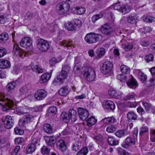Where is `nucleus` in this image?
Here are the masks:
<instances>
[{
	"label": "nucleus",
	"instance_id": "nucleus-1",
	"mask_svg": "<svg viewBox=\"0 0 155 155\" xmlns=\"http://www.w3.org/2000/svg\"><path fill=\"white\" fill-rule=\"evenodd\" d=\"M0 104L2 106V109L4 111H7L8 109H11L14 105L13 100L8 99L6 96H2L0 97Z\"/></svg>",
	"mask_w": 155,
	"mask_h": 155
},
{
	"label": "nucleus",
	"instance_id": "nucleus-2",
	"mask_svg": "<svg viewBox=\"0 0 155 155\" xmlns=\"http://www.w3.org/2000/svg\"><path fill=\"white\" fill-rule=\"evenodd\" d=\"M101 38V34L95 33H90L86 35L84 39L87 43L92 44L98 41Z\"/></svg>",
	"mask_w": 155,
	"mask_h": 155
},
{
	"label": "nucleus",
	"instance_id": "nucleus-3",
	"mask_svg": "<svg viewBox=\"0 0 155 155\" xmlns=\"http://www.w3.org/2000/svg\"><path fill=\"white\" fill-rule=\"evenodd\" d=\"M70 8V5L67 2L65 1L59 3L56 6L57 11L60 15H63L67 13Z\"/></svg>",
	"mask_w": 155,
	"mask_h": 155
},
{
	"label": "nucleus",
	"instance_id": "nucleus-4",
	"mask_svg": "<svg viewBox=\"0 0 155 155\" xmlns=\"http://www.w3.org/2000/svg\"><path fill=\"white\" fill-rule=\"evenodd\" d=\"M83 74L85 79L89 81H93L96 77L94 70L91 67L86 68L84 70Z\"/></svg>",
	"mask_w": 155,
	"mask_h": 155
},
{
	"label": "nucleus",
	"instance_id": "nucleus-5",
	"mask_svg": "<svg viewBox=\"0 0 155 155\" xmlns=\"http://www.w3.org/2000/svg\"><path fill=\"white\" fill-rule=\"evenodd\" d=\"M120 2L119 1L114 5V8L115 9L118 10L123 14H125L129 13L131 10L130 6L127 5H121L119 4Z\"/></svg>",
	"mask_w": 155,
	"mask_h": 155
},
{
	"label": "nucleus",
	"instance_id": "nucleus-6",
	"mask_svg": "<svg viewBox=\"0 0 155 155\" xmlns=\"http://www.w3.org/2000/svg\"><path fill=\"white\" fill-rule=\"evenodd\" d=\"M37 47L41 51L45 52L49 49L50 43L47 41L40 38L37 41Z\"/></svg>",
	"mask_w": 155,
	"mask_h": 155
},
{
	"label": "nucleus",
	"instance_id": "nucleus-7",
	"mask_svg": "<svg viewBox=\"0 0 155 155\" xmlns=\"http://www.w3.org/2000/svg\"><path fill=\"white\" fill-rule=\"evenodd\" d=\"M113 68V64L109 61L104 62L101 68V72L106 75L110 73Z\"/></svg>",
	"mask_w": 155,
	"mask_h": 155
},
{
	"label": "nucleus",
	"instance_id": "nucleus-8",
	"mask_svg": "<svg viewBox=\"0 0 155 155\" xmlns=\"http://www.w3.org/2000/svg\"><path fill=\"white\" fill-rule=\"evenodd\" d=\"M47 92L45 90L40 89L35 91L34 94V97L37 101L42 100L47 97Z\"/></svg>",
	"mask_w": 155,
	"mask_h": 155
},
{
	"label": "nucleus",
	"instance_id": "nucleus-9",
	"mask_svg": "<svg viewBox=\"0 0 155 155\" xmlns=\"http://www.w3.org/2000/svg\"><path fill=\"white\" fill-rule=\"evenodd\" d=\"M136 142L135 139L130 137H127L121 144V146L124 148L127 149L134 145Z\"/></svg>",
	"mask_w": 155,
	"mask_h": 155
},
{
	"label": "nucleus",
	"instance_id": "nucleus-10",
	"mask_svg": "<svg viewBox=\"0 0 155 155\" xmlns=\"http://www.w3.org/2000/svg\"><path fill=\"white\" fill-rule=\"evenodd\" d=\"M20 45L21 47L26 49L31 48L32 47V39L29 37H24L21 39Z\"/></svg>",
	"mask_w": 155,
	"mask_h": 155
},
{
	"label": "nucleus",
	"instance_id": "nucleus-11",
	"mask_svg": "<svg viewBox=\"0 0 155 155\" xmlns=\"http://www.w3.org/2000/svg\"><path fill=\"white\" fill-rule=\"evenodd\" d=\"M38 140L36 138H33L31 143L28 145L26 147V150L28 153H32L36 149V145Z\"/></svg>",
	"mask_w": 155,
	"mask_h": 155
},
{
	"label": "nucleus",
	"instance_id": "nucleus-12",
	"mask_svg": "<svg viewBox=\"0 0 155 155\" xmlns=\"http://www.w3.org/2000/svg\"><path fill=\"white\" fill-rule=\"evenodd\" d=\"M14 123V120L12 117L9 115H7L5 118L4 124L5 127L9 129L12 127Z\"/></svg>",
	"mask_w": 155,
	"mask_h": 155
},
{
	"label": "nucleus",
	"instance_id": "nucleus-13",
	"mask_svg": "<svg viewBox=\"0 0 155 155\" xmlns=\"http://www.w3.org/2000/svg\"><path fill=\"white\" fill-rule=\"evenodd\" d=\"M34 117L33 116L30 114L25 115L19 120L18 124L21 126L22 127L25 124L32 121L34 119Z\"/></svg>",
	"mask_w": 155,
	"mask_h": 155
},
{
	"label": "nucleus",
	"instance_id": "nucleus-14",
	"mask_svg": "<svg viewBox=\"0 0 155 155\" xmlns=\"http://www.w3.org/2000/svg\"><path fill=\"white\" fill-rule=\"evenodd\" d=\"M78 112L80 119L83 121L86 120L89 116L88 111L82 108H78Z\"/></svg>",
	"mask_w": 155,
	"mask_h": 155
},
{
	"label": "nucleus",
	"instance_id": "nucleus-15",
	"mask_svg": "<svg viewBox=\"0 0 155 155\" xmlns=\"http://www.w3.org/2000/svg\"><path fill=\"white\" fill-rule=\"evenodd\" d=\"M13 52L14 55L23 58L26 56V54L23 50L20 48L17 44H15L13 48Z\"/></svg>",
	"mask_w": 155,
	"mask_h": 155
},
{
	"label": "nucleus",
	"instance_id": "nucleus-16",
	"mask_svg": "<svg viewBox=\"0 0 155 155\" xmlns=\"http://www.w3.org/2000/svg\"><path fill=\"white\" fill-rule=\"evenodd\" d=\"M11 64L10 62L5 59H0V68L2 69H7L10 68Z\"/></svg>",
	"mask_w": 155,
	"mask_h": 155
},
{
	"label": "nucleus",
	"instance_id": "nucleus-17",
	"mask_svg": "<svg viewBox=\"0 0 155 155\" xmlns=\"http://www.w3.org/2000/svg\"><path fill=\"white\" fill-rule=\"evenodd\" d=\"M56 147L58 149L63 152L65 151L67 148L65 141L63 140H60L57 142Z\"/></svg>",
	"mask_w": 155,
	"mask_h": 155
},
{
	"label": "nucleus",
	"instance_id": "nucleus-18",
	"mask_svg": "<svg viewBox=\"0 0 155 155\" xmlns=\"http://www.w3.org/2000/svg\"><path fill=\"white\" fill-rule=\"evenodd\" d=\"M108 94L109 95L114 98L120 99L121 98V93L117 92L112 88L109 89L108 91Z\"/></svg>",
	"mask_w": 155,
	"mask_h": 155
},
{
	"label": "nucleus",
	"instance_id": "nucleus-19",
	"mask_svg": "<svg viewBox=\"0 0 155 155\" xmlns=\"http://www.w3.org/2000/svg\"><path fill=\"white\" fill-rule=\"evenodd\" d=\"M126 83L129 87L133 89L135 88L138 86L137 81L132 75L129 80L126 82Z\"/></svg>",
	"mask_w": 155,
	"mask_h": 155
},
{
	"label": "nucleus",
	"instance_id": "nucleus-20",
	"mask_svg": "<svg viewBox=\"0 0 155 155\" xmlns=\"http://www.w3.org/2000/svg\"><path fill=\"white\" fill-rule=\"evenodd\" d=\"M116 122V119L113 117H105L102 120L101 122L104 124V125H106L109 124H113Z\"/></svg>",
	"mask_w": 155,
	"mask_h": 155
},
{
	"label": "nucleus",
	"instance_id": "nucleus-21",
	"mask_svg": "<svg viewBox=\"0 0 155 155\" xmlns=\"http://www.w3.org/2000/svg\"><path fill=\"white\" fill-rule=\"evenodd\" d=\"M32 108H28L26 106L19 107L16 108V111L19 115L23 114H25L29 113L30 110Z\"/></svg>",
	"mask_w": 155,
	"mask_h": 155
},
{
	"label": "nucleus",
	"instance_id": "nucleus-22",
	"mask_svg": "<svg viewBox=\"0 0 155 155\" xmlns=\"http://www.w3.org/2000/svg\"><path fill=\"white\" fill-rule=\"evenodd\" d=\"M26 69L27 71L29 70L31 73H32V72L34 71L38 73H42L43 72V70L38 65H35L33 68H31V66L29 65L27 66Z\"/></svg>",
	"mask_w": 155,
	"mask_h": 155
},
{
	"label": "nucleus",
	"instance_id": "nucleus-23",
	"mask_svg": "<svg viewBox=\"0 0 155 155\" xmlns=\"http://www.w3.org/2000/svg\"><path fill=\"white\" fill-rule=\"evenodd\" d=\"M102 33L105 35H108L111 33L112 31L110 26L107 24L104 25L101 28Z\"/></svg>",
	"mask_w": 155,
	"mask_h": 155
},
{
	"label": "nucleus",
	"instance_id": "nucleus-24",
	"mask_svg": "<svg viewBox=\"0 0 155 155\" xmlns=\"http://www.w3.org/2000/svg\"><path fill=\"white\" fill-rule=\"evenodd\" d=\"M51 77L50 74L48 73H44L41 76L39 79V82L41 84L46 82L49 80Z\"/></svg>",
	"mask_w": 155,
	"mask_h": 155
},
{
	"label": "nucleus",
	"instance_id": "nucleus-25",
	"mask_svg": "<svg viewBox=\"0 0 155 155\" xmlns=\"http://www.w3.org/2000/svg\"><path fill=\"white\" fill-rule=\"evenodd\" d=\"M69 91L68 86H64L61 87L59 90V94L62 96L67 95L69 93Z\"/></svg>",
	"mask_w": 155,
	"mask_h": 155
},
{
	"label": "nucleus",
	"instance_id": "nucleus-26",
	"mask_svg": "<svg viewBox=\"0 0 155 155\" xmlns=\"http://www.w3.org/2000/svg\"><path fill=\"white\" fill-rule=\"evenodd\" d=\"M69 120L71 119L73 122L75 121L77 119V114L76 111L73 109H70L68 114Z\"/></svg>",
	"mask_w": 155,
	"mask_h": 155
},
{
	"label": "nucleus",
	"instance_id": "nucleus-27",
	"mask_svg": "<svg viewBox=\"0 0 155 155\" xmlns=\"http://www.w3.org/2000/svg\"><path fill=\"white\" fill-rule=\"evenodd\" d=\"M107 141L109 144L112 146L118 145L119 143V140H117L113 137H108L107 139Z\"/></svg>",
	"mask_w": 155,
	"mask_h": 155
},
{
	"label": "nucleus",
	"instance_id": "nucleus-28",
	"mask_svg": "<svg viewBox=\"0 0 155 155\" xmlns=\"http://www.w3.org/2000/svg\"><path fill=\"white\" fill-rule=\"evenodd\" d=\"M142 104L144 107L146 111L148 112L152 108V106L150 103L149 101L148 100H146L142 102Z\"/></svg>",
	"mask_w": 155,
	"mask_h": 155
},
{
	"label": "nucleus",
	"instance_id": "nucleus-29",
	"mask_svg": "<svg viewBox=\"0 0 155 155\" xmlns=\"http://www.w3.org/2000/svg\"><path fill=\"white\" fill-rule=\"evenodd\" d=\"M137 114L133 111L129 112L127 114V118L129 121L137 120Z\"/></svg>",
	"mask_w": 155,
	"mask_h": 155
},
{
	"label": "nucleus",
	"instance_id": "nucleus-30",
	"mask_svg": "<svg viewBox=\"0 0 155 155\" xmlns=\"http://www.w3.org/2000/svg\"><path fill=\"white\" fill-rule=\"evenodd\" d=\"M86 11L85 8L82 7H76L74 8V13L77 15H81L84 13Z\"/></svg>",
	"mask_w": 155,
	"mask_h": 155
},
{
	"label": "nucleus",
	"instance_id": "nucleus-31",
	"mask_svg": "<svg viewBox=\"0 0 155 155\" xmlns=\"http://www.w3.org/2000/svg\"><path fill=\"white\" fill-rule=\"evenodd\" d=\"M105 106L106 108L111 110H114L115 107L114 103L110 100L107 101L105 102Z\"/></svg>",
	"mask_w": 155,
	"mask_h": 155
},
{
	"label": "nucleus",
	"instance_id": "nucleus-32",
	"mask_svg": "<svg viewBox=\"0 0 155 155\" xmlns=\"http://www.w3.org/2000/svg\"><path fill=\"white\" fill-rule=\"evenodd\" d=\"M16 85V84L15 82H11L8 84L6 86L7 91L8 93L11 92L12 90L13 89Z\"/></svg>",
	"mask_w": 155,
	"mask_h": 155
},
{
	"label": "nucleus",
	"instance_id": "nucleus-33",
	"mask_svg": "<svg viewBox=\"0 0 155 155\" xmlns=\"http://www.w3.org/2000/svg\"><path fill=\"white\" fill-rule=\"evenodd\" d=\"M103 12H101L99 14L93 15L91 18L92 21L94 23H95L98 19L101 18L103 17Z\"/></svg>",
	"mask_w": 155,
	"mask_h": 155
},
{
	"label": "nucleus",
	"instance_id": "nucleus-34",
	"mask_svg": "<svg viewBox=\"0 0 155 155\" xmlns=\"http://www.w3.org/2000/svg\"><path fill=\"white\" fill-rule=\"evenodd\" d=\"M97 120L93 117H90L87 120V124L88 127L94 125L97 122Z\"/></svg>",
	"mask_w": 155,
	"mask_h": 155
},
{
	"label": "nucleus",
	"instance_id": "nucleus-35",
	"mask_svg": "<svg viewBox=\"0 0 155 155\" xmlns=\"http://www.w3.org/2000/svg\"><path fill=\"white\" fill-rule=\"evenodd\" d=\"M127 135L126 131L124 130H118L115 133V135L119 138L124 137Z\"/></svg>",
	"mask_w": 155,
	"mask_h": 155
},
{
	"label": "nucleus",
	"instance_id": "nucleus-36",
	"mask_svg": "<svg viewBox=\"0 0 155 155\" xmlns=\"http://www.w3.org/2000/svg\"><path fill=\"white\" fill-rule=\"evenodd\" d=\"M8 39V35L6 33H3L0 35V43H4Z\"/></svg>",
	"mask_w": 155,
	"mask_h": 155
},
{
	"label": "nucleus",
	"instance_id": "nucleus-37",
	"mask_svg": "<svg viewBox=\"0 0 155 155\" xmlns=\"http://www.w3.org/2000/svg\"><path fill=\"white\" fill-rule=\"evenodd\" d=\"M65 28L69 31H74L75 30L76 28L75 26L72 23H68L65 25Z\"/></svg>",
	"mask_w": 155,
	"mask_h": 155
},
{
	"label": "nucleus",
	"instance_id": "nucleus-38",
	"mask_svg": "<svg viewBox=\"0 0 155 155\" xmlns=\"http://www.w3.org/2000/svg\"><path fill=\"white\" fill-rule=\"evenodd\" d=\"M96 52L97 57L100 58L104 54L105 52V49L103 48H99L96 50Z\"/></svg>",
	"mask_w": 155,
	"mask_h": 155
},
{
	"label": "nucleus",
	"instance_id": "nucleus-39",
	"mask_svg": "<svg viewBox=\"0 0 155 155\" xmlns=\"http://www.w3.org/2000/svg\"><path fill=\"white\" fill-rule=\"evenodd\" d=\"M137 17L135 15H129L127 18V21L130 23L133 24L136 23Z\"/></svg>",
	"mask_w": 155,
	"mask_h": 155
},
{
	"label": "nucleus",
	"instance_id": "nucleus-40",
	"mask_svg": "<svg viewBox=\"0 0 155 155\" xmlns=\"http://www.w3.org/2000/svg\"><path fill=\"white\" fill-rule=\"evenodd\" d=\"M43 128L44 131L47 133L51 134L52 132V129L51 125L48 124H45Z\"/></svg>",
	"mask_w": 155,
	"mask_h": 155
},
{
	"label": "nucleus",
	"instance_id": "nucleus-41",
	"mask_svg": "<svg viewBox=\"0 0 155 155\" xmlns=\"http://www.w3.org/2000/svg\"><path fill=\"white\" fill-rule=\"evenodd\" d=\"M88 152V148L87 147H84L77 153L76 155H86Z\"/></svg>",
	"mask_w": 155,
	"mask_h": 155
},
{
	"label": "nucleus",
	"instance_id": "nucleus-42",
	"mask_svg": "<svg viewBox=\"0 0 155 155\" xmlns=\"http://www.w3.org/2000/svg\"><path fill=\"white\" fill-rule=\"evenodd\" d=\"M88 152V148L87 147H84L77 153L76 155H86Z\"/></svg>",
	"mask_w": 155,
	"mask_h": 155
},
{
	"label": "nucleus",
	"instance_id": "nucleus-43",
	"mask_svg": "<svg viewBox=\"0 0 155 155\" xmlns=\"http://www.w3.org/2000/svg\"><path fill=\"white\" fill-rule=\"evenodd\" d=\"M88 152V148L87 147H84L77 153L76 155H86Z\"/></svg>",
	"mask_w": 155,
	"mask_h": 155
},
{
	"label": "nucleus",
	"instance_id": "nucleus-44",
	"mask_svg": "<svg viewBox=\"0 0 155 155\" xmlns=\"http://www.w3.org/2000/svg\"><path fill=\"white\" fill-rule=\"evenodd\" d=\"M120 69L121 72L125 74L129 73L130 71V68L124 65H122L121 66Z\"/></svg>",
	"mask_w": 155,
	"mask_h": 155
},
{
	"label": "nucleus",
	"instance_id": "nucleus-45",
	"mask_svg": "<svg viewBox=\"0 0 155 155\" xmlns=\"http://www.w3.org/2000/svg\"><path fill=\"white\" fill-rule=\"evenodd\" d=\"M72 42L70 40H63L60 43L61 46H65L67 47H71Z\"/></svg>",
	"mask_w": 155,
	"mask_h": 155
},
{
	"label": "nucleus",
	"instance_id": "nucleus-46",
	"mask_svg": "<svg viewBox=\"0 0 155 155\" xmlns=\"http://www.w3.org/2000/svg\"><path fill=\"white\" fill-rule=\"evenodd\" d=\"M117 129L116 127L114 125H110L106 128V130L108 133H113L115 132Z\"/></svg>",
	"mask_w": 155,
	"mask_h": 155
},
{
	"label": "nucleus",
	"instance_id": "nucleus-47",
	"mask_svg": "<svg viewBox=\"0 0 155 155\" xmlns=\"http://www.w3.org/2000/svg\"><path fill=\"white\" fill-rule=\"evenodd\" d=\"M46 141L48 145L51 147H53L54 146V140L53 137H47V138L46 140Z\"/></svg>",
	"mask_w": 155,
	"mask_h": 155
},
{
	"label": "nucleus",
	"instance_id": "nucleus-48",
	"mask_svg": "<svg viewBox=\"0 0 155 155\" xmlns=\"http://www.w3.org/2000/svg\"><path fill=\"white\" fill-rule=\"evenodd\" d=\"M68 73H66L63 71H61L58 76L64 82V80L66 79L68 76Z\"/></svg>",
	"mask_w": 155,
	"mask_h": 155
},
{
	"label": "nucleus",
	"instance_id": "nucleus-49",
	"mask_svg": "<svg viewBox=\"0 0 155 155\" xmlns=\"http://www.w3.org/2000/svg\"><path fill=\"white\" fill-rule=\"evenodd\" d=\"M122 48L126 51H128L131 49L133 48V45L132 44L128 43L127 44L123 45H121Z\"/></svg>",
	"mask_w": 155,
	"mask_h": 155
},
{
	"label": "nucleus",
	"instance_id": "nucleus-50",
	"mask_svg": "<svg viewBox=\"0 0 155 155\" xmlns=\"http://www.w3.org/2000/svg\"><path fill=\"white\" fill-rule=\"evenodd\" d=\"M117 151L119 155H129L128 153L120 147H118L117 149Z\"/></svg>",
	"mask_w": 155,
	"mask_h": 155
},
{
	"label": "nucleus",
	"instance_id": "nucleus-51",
	"mask_svg": "<svg viewBox=\"0 0 155 155\" xmlns=\"http://www.w3.org/2000/svg\"><path fill=\"white\" fill-rule=\"evenodd\" d=\"M50 151V150L46 146H43L41 150V153L44 155H48Z\"/></svg>",
	"mask_w": 155,
	"mask_h": 155
},
{
	"label": "nucleus",
	"instance_id": "nucleus-52",
	"mask_svg": "<svg viewBox=\"0 0 155 155\" xmlns=\"http://www.w3.org/2000/svg\"><path fill=\"white\" fill-rule=\"evenodd\" d=\"M68 114L65 112H62L61 115L60 119L63 121L69 120Z\"/></svg>",
	"mask_w": 155,
	"mask_h": 155
},
{
	"label": "nucleus",
	"instance_id": "nucleus-53",
	"mask_svg": "<svg viewBox=\"0 0 155 155\" xmlns=\"http://www.w3.org/2000/svg\"><path fill=\"white\" fill-rule=\"evenodd\" d=\"M143 20L147 22H152L155 21V18L152 16H148L144 17Z\"/></svg>",
	"mask_w": 155,
	"mask_h": 155
},
{
	"label": "nucleus",
	"instance_id": "nucleus-54",
	"mask_svg": "<svg viewBox=\"0 0 155 155\" xmlns=\"http://www.w3.org/2000/svg\"><path fill=\"white\" fill-rule=\"evenodd\" d=\"M138 75L140 77V81L143 82H144L147 80V76L141 72H140L138 73Z\"/></svg>",
	"mask_w": 155,
	"mask_h": 155
},
{
	"label": "nucleus",
	"instance_id": "nucleus-55",
	"mask_svg": "<svg viewBox=\"0 0 155 155\" xmlns=\"http://www.w3.org/2000/svg\"><path fill=\"white\" fill-rule=\"evenodd\" d=\"M145 59L147 63L153 61V55L151 54H149L147 55L145 57Z\"/></svg>",
	"mask_w": 155,
	"mask_h": 155
},
{
	"label": "nucleus",
	"instance_id": "nucleus-56",
	"mask_svg": "<svg viewBox=\"0 0 155 155\" xmlns=\"http://www.w3.org/2000/svg\"><path fill=\"white\" fill-rule=\"evenodd\" d=\"M150 139L152 141L155 142V130L151 129L150 130Z\"/></svg>",
	"mask_w": 155,
	"mask_h": 155
},
{
	"label": "nucleus",
	"instance_id": "nucleus-57",
	"mask_svg": "<svg viewBox=\"0 0 155 155\" xmlns=\"http://www.w3.org/2000/svg\"><path fill=\"white\" fill-rule=\"evenodd\" d=\"M63 82V81L58 76V77L55 78L53 80L52 84L55 85H56L58 84L62 83Z\"/></svg>",
	"mask_w": 155,
	"mask_h": 155
},
{
	"label": "nucleus",
	"instance_id": "nucleus-58",
	"mask_svg": "<svg viewBox=\"0 0 155 155\" xmlns=\"http://www.w3.org/2000/svg\"><path fill=\"white\" fill-rule=\"evenodd\" d=\"M149 130L148 128L145 126H143L140 129V136H142L143 134L148 131Z\"/></svg>",
	"mask_w": 155,
	"mask_h": 155
},
{
	"label": "nucleus",
	"instance_id": "nucleus-59",
	"mask_svg": "<svg viewBox=\"0 0 155 155\" xmlns=\"http://www.w3.org/2000/svg\"><path fill=\"white\" fill-rule=\"evenodd\" d=\"M117 78L122 82H124L126 80V77L125 75L121 74L117 75Z\"/></svg>",
	"mask_w": 155,
	"mask_h": 155
},
{
	"label": "nucleus",
	"instance_id": "nucleus-60",
	"mask_svg": "<svg viewBox=\"0 0 155 155\" xmlns=\"http://www.w3.org/2000/svg\"><path fill=\"white\" fill-rule=\"evenodd\" d=\"M20 147L19 146H17L13 150L12 152L11 155H17V153L19 151Z\"/></svg>",
	"mask_w": 155,
	"mask_h": 155
},
{
	"label": "nucleus",
	"instance_id": "nucleus-61",
	"mask_svg": "<svg viewBox=\"0 0 155 155\" xmlns=\"http://www.w3.org/2000/svg\"><path fill=\"white\" fill-rule=\"evenodd\" d=\"M70 67L69 66L68 64H64L62 67L61 71H63L66 73H68L70 70Z\"/></svg>",
	"mask_w": 155,
	"mask_h": 155
},
{
	"label": "nucleus",
	"instance_id": "nucleus-62",
	"mask_svg": "<svg viewBox=\"0 0 155 155\" xmlns=\"http://www.w3.org/2000/svg\"><path fill=\"white\" fill-rule=\"evenodd\" d=\"M6 50L4 48L0 47V58L3 57L6 54Z\"/></svg>",
	"mask_w": 155,
	"mask_h": 155
},
{
	"label": "nucleus",
	"instance_id": "nucleus-63",
	"mask_svg": "<svg viewBox=\"0 0 155 155\" xmlns=\"http://www.w3.org/2000/svg\"><path fill=\"white\" fill-rule=\"evenodd\" d=\"M57 111V108L55 106L50 107L48 110V114H55Z\"/></svg>",
	"mask_w": 155,
	"mask_h": 155
},
{
	"label": "nucleus",
	"instance_id": "nucleus-64",
	"mask_svg": "<svg viewBox=\"0 0 155 155\" xmlns=\"http://www.w3.org/2000/svg\"><path fill=\"white\" fill-rule=\"evenodd\" d=\"M33 15V14L31 12H28L25 15V19L26 20H30L32 18Z\"/></svg>",
	"mask_w": 155,
	"mask_h": 155
}]
</instances>
